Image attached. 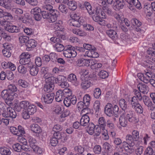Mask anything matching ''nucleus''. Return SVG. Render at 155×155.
<instances>
[{
    "mask_svg": "<svg viewBox=\"0 0 155 155\" xmlns=\"http://www.w3.org/2000/svg\"><path fill=\"white\" fill-rule=\"evenodd\" d=\"M59 10L62 13H66L68 12V10L66 8L65 5L61 4L59 5L58 7Z\"/></svg>",
    "mask_w": 155,
    "mask_h": 155,
    "instance_id": "nucleus-64",
    "label": "nucleus"
},
{
    "mask_svg": "<svg viewBox=\"0 0 155 155\" xmlns=\"http://www.w3.org/2000/svg\"><path fill=\"white\" fill-rule=\"evenodd\" d=\"M131 22L133 25L136 27H140L142 24L141 22L139 20L135 18H132Z\"/></svg>",
    "mask_w": 155,
    "mask_h": 155,
    "instance_id": "nucleus-50",
    "label": "nucleus"
},
{
    "mask_svg": "<svg viewBox=\"0 0 155 155\" xmlns=\"http://www.w3.org/2000/svg\"><path fill=\"white\" fill-rule=\"evenodd\" d=\"M83 20L78 19H71L68 21L69 25L71 26H75L77 27H79L81 26V25H83Z\"/></svg>",
    "mask_w": 155,
    "mask_h": 155,
    "instance_id": "nucleus-16",
    "label": "nucleus"
},
{
    "mask_svg": "<svg viewBox=\"0 0 155 155\" xmlns=\"http://www.w3.org/2000/svg\"><path fill=\"white\" fill-rule=\"evenodd\" d=\"M104 148L107 152H110L112 150V146L108 142H105L103 145Z\"/></svg>",
    "mask_w": 155,
    "mask_h": 155,
    "instance_id": "nucleus-48",
    "label": "nucleus"
},
{
    "mask_svg": "<svg viewBox=\"0 0 155 155\" xmlns=\"http://www.w3.org/2000/svg\"><path fill=\"white\" fill-rule=\"evenodd\" d=\"M143 99L144 104L148 107L150 108V110H151L152 107V103L149 98L146 95H144L143 97Z\"/></svg>",
    "mask_w": 155,
    "mask_h": 155,
    "instance_id": "nucleus-31",
    "label": "nucleus"
},
{
    "mask_svg": "<svg viewBox=\"0 0 155 155\" xmlns=\"http://www.w3.org/2000/svg\"><path fill=\"white\" fill-rule=\"evenodd\" d=\"M77 107L79 110L82 109V112H90V109L87 107H85L84 103L83 102L80 101L77 104Z\"/></svg>",
    "mask_w": 155,
    "mask_h": 155,
    "instance_id": "nucleus-21",
    "label": "nucleus"
},
{
    "mask_svg": "<svg viewBox=\"0 0 155 155\" xmlns=\"http://www.w3.org/2000/svg\"><path fill=\"white\" fill-rule=\"evenodd\" d=\"M51 1V0H45L42 7L44 9L47 10L49 12L53 9Z\"/></svg>",
    "mask_w": 155,
    "mask_h": 155,
    "instance_id": "nucleus-19",
    "label": "nucleus"
},
{
    "mask_svg": "<svg viewBox=\"0 0 155 155\" xmlns=\"http://www.w3.org/2000/svg\"><path fill=\"white\" fill-rule=\"evenodd\" d=\"M72 31L73 34L81 36H85L86 35V33L84 31L79 28L73 29Z\"/></svg>",
    "mask_w": 155,
    "mask_h": 155,
    "instance_id": "nucleus-28",
    "label": "nucleus"
},
{
    "mask_svg": "<svg viewBox=\"0 0 155 155\" xmlns=\"http://www.w3.org/2000/svg\"><path fill=\"white\" fill-rule=\"evenodd\" d=\"M125 152L126 150L124 149V147L120 146L117 149V152H115L114 155H123L124 154L126 153Z\"/></svg>",
    "mask_w": 155,
    "mask_h": 155,
    "instance_id": "nucleus-42",
    "label": "nucleus"
},
{
    "mask_svg": "<svg viewBox=\"0 0 155 155\" xmlns=\"http://www.w3.org/2000/svg\"><path fill=\"white\" fill-rule=\"evenodd\" d=\"M61 31H57L55 32V35L57 37H52L50 38L51 41L55 44L53 45L54 48L58 52H61L64 51V45L61 44L62 40H64L65 38L64 35L61 34Z\"/></svg>",
    "mask_w": 155,
    "mask_h": 155,
    "instance_id": "nucleus-1",
    "label": "nucleus"
},
{
    "mask_svg": "<svg viewBox=\"0 0 155 155\" xmlns=\"http://www.w3.org/2000/svg\"><path fill=\"white\" fill-rule=\"evenodd\" d=\"M98 122L99 126L101 128V130H105L106 126V122L104 117H100L98 120Z\"/></svg>",
    "mask_w": 155,
    "mask_h": 155,
    "instance_id": "nucleus-27",
    "label": "nucleus"
},
{
    "mask_svg": "<svg viewBox=\"0 0 155 155\" xmlns=\"http://www.w3.org/2000/svg\"><path fill=\"white\" fill-rule=\"evenodd\" d=\"M1 96L2 98L5 100L6 104L9 106L12 105L13 100L17 97L14 96L12 94L9 95L5 93L4 94L1 93Z\"/></svg>",
    "mask_w": 155,
    "mask_h": 155,
    "instance_id": "nucleus-7",
    "label": "nucleus"
},
{
    "mask_svg": "<svg viewBox=\"0 0 155 155\" xmlns=\"http://www.w3.org/2000/svg\"><path fill=\"white\" fill-rule=\"evenodd\" d=\"M85 78L89 81L91 79L93 80H97V76L94 72L92 74L87 75L86 77H85Z\"/></svg>",
    "mask_w": 155,
    "mask_h": 155,
    "instance_id": "nucleus-58",
    "label": "nucleus"
},
{
    "mask_svg": "<svg viewBox=\"0 0 155 155\" xmlns=\"http://www.w3.org/2000/svg\"><path fill=\"white\" fill-rule=\"evenodd\" d=\"M36 41L33 39H28L26 43V45L28 49L34 48L36 46Z\"/></svg>",
    "mask_w": 155,
    "mask_h": 155,
    "instance_id": "nucleus-29",
    "label": "nucleus"
},
{
    "mask_svg": "<svg viewBox=\"0 0 155 155\" xmlns=\"http://www.w3.org/2000/svg\"><path fill=\"white\" fill-rule=\"evenodd\" d=\"M84 4L85 7L89 14L91 15L93 13L91 9V6L89 3L86 2H84Z\"/></svg>",
    "mask_w": 155,
    "mask_h": 155,
    "instance_id": "nucleus-51",
    "label": "nucleus"
},
{
    "mask_svg": "<svg viewBox=\"0 0 155 155\" xmlns=\"http://www.w3.org/2000/svg\"><path fill=\"white\" fill-rule=\"evenodd\" d=\"M52 79L51 78H49L48 81H46V84L44 86V91L48 93L52 92L54 88V83H55L53 80H51Z\"/></svg>",
    "mask_w": 155,
    "mask_h": 155,
    "instance_id": "nucleus-6",
    "label": "nucleus"
},
{
    "mask_svg": "<svg viewBox=\"0 0 155 155\" xmlns=\"http://www.w3.org/2000/svg\"><path fill=\"white\" fill-rule=\"evenodd\" d=\"M26 110L27 111V112H28L29 114L31 115L34 114L36 111V107L34 105H30Z\"/></svg>",
    "mask_w": 155,
    "mask_h": 155,
    "instance_id": "nucleus-37",
    "label": "nucleus"
},
{
    "mask_svg": "<svg viewBox=\"0 0 155 155\" xmlns=\"http://www.w3.org/2000/svg\"><path fill=\"white\" fill-rule=\"evenodd\" d=\"M18 84L19 86L24 88L28 87V83L26 81L21 79L18 81Z\"/></svg>",
    "mask_w": 155,
    "mask_h": 155,
    "instance_id": "nucleus-56",
    "label": "nucleus"
},
{
    "mask_svg": "<svg viewBox=\"0 0 155 155\" xmlns=\"http://www.w3.org/2000/svg\"><path fill=\"white\" fill-rule=\"evenodd\" d=\"M17 90V88L15 85L14 84H10L8 86V89L3 90L1 93L10 95L12 94L15 97H17V94L15 93Z\"/></svg>",
    "mask_w": 155,
    "mask_h": 155,
    "instance_id": "nucleus-4",
    "label": "nucleus"
},
{
    "mask_svg": "<svg viewBox=\"0 0 155 155\" xmlns=\"http://www.w3.org/2000/svg\"><path fill=\"white\" fill-rule=\"evenodd\" d=\"M64 98L63 91L59 90L57 92L55 97V99L56 101L60 102L64 99Z\"/></svg>",
    "mask_w": 155,
    "mask_h": 155,
    "instance_id": "nucleus-22",
    "label": "nucleus"
},
{
    "mask_svg": "<svg viewBox=\"0 0 155 155\" xmlns=\"http://www.w3.org/2000/svg\"><path fill=\"white\" fill-rule=\"evenodd\" d=\"M54 95V93L45 94L42 96L41 100L45 104H50L52 102Z\"/></svg>",
    "mask_w": 155,
    "mask_h": 155,
    "instance_id": "nucleus-5",
    "label": "nucleus"
},
{
    "mask_svg": "<svg viewBox=\"0 0 155 155\" xmlns=\"http://www.w3.org/2000/svg\"><path fill=\"white\" fill-rule=\"evenodd\" d=\"M36 153L41 154L42 153V150L41 148L38 147L37 145L31 148Z\"/></svg>",
    "mask_w": 155,
    "mask_h": 155,
    "instance_id": "nucleus-62",
    "label": "nucleus"
},
{
    "mask_svg": "<svg viewBox=\"0 0 155 155\" xmlns=\"http://www.w3.org/2000/svg\"><path fill=\"white\" fill-rule=\"evenodd\" d=\"M64 94V98L69 97L71 96H72V92L71 90L69 89H65L63 90Z\"/></svg>",
    "mask_w": 155,
    "mask_h": 155,
    "instance_id": "nucleus-44",
    "label": "nucleus"
},
{
    "mask_svg": "<svg viewBox=\"0 0 155 155\" xmlns=\"http://www.w3.org/2000/svg\"><path fill=\"white\" fill-rule=\"evenodd\" d=\"M0 5L8 9L10 8V1L9 0H0Z\"/></svg>",
    "mask_w": 155,
    "mask_h": 155,
    "instance_id": "nucleus-33",
    "label": "nucleus"
},
{
    "mask_svg": "<svg viewBox=\"0 0 155 155\" xmlns=\"http://www.w3.org/2000/svg\"><path fill=\"white\" fill-rule=\"evenodd\" d=\"M133 109L137 113L142 114L144 116H145L146 115V112H143V108L140 104L135 107H134V108H133Z\"/></svg>",
    "mask_w": 155,
    "mask_h": 155,
    "instance_id": "nucleus-36",
    "label": "nucleus"
},
{
    "mask_svg": "<svg viewBox=\"0 0 155 155\" xmlns=\"http://www.w3.org/2000/svg\"><path fill=\"white\" fill-rule=\"evenodd\" d=\"M68 5L69 6V9L74 10L77 8V5L76 2L74 1H71L68 3Z\"/></svg>",
    "mask_w": 155,
    "mask_h": 155,
    "instance_id": "nucleus-43",
    "label": "nucleus"
},
{
    "mask_svg": "<svg viewBox=\"0 0 155 155\" xmlns=\"http://www.w3.org/2000/svg\"><path fill=\"white\" fill-rule=\"evenodd\" d=\"M101 94V91L99 88H95L94 91V96L96 98H98L100 96Z\"/></svg>",
    "mask_w": 155,
    "mask_h": 155,
    "instance_id": "nucleus-49",
    "label": "nucleus"
},
{
    "mask_svg": "<svg viewBox=\"0 0 155 155\" xmlns=\"http://www.w3.org/2000/svg\"><path fill=\"white\" fill-rule=\"evenodd\" d=\"M28 139L29 143L31 148L36 145V141L35 138L31 136H29Z\"/></svg>",
    "mask_w": 155,
    "mask_h": 155,
    "instance_id": "nucleus-47",
    "label": "nucleus"
},
{
    "mask_svg": "<svg viewBox=\"0 0 155 155\" xmlns=\"http://www.w3.org/2000/svg\"><path fill=\"white\" fill-rule=\"evenodd\" d=\"M68 80L75 86L78 85L76 76L73 74H71L69 75L68 77Z\"/></svg>",
    "mask_w": 155,
    "mask_h": 155,
    "instance_id": "nucleus-24",
    "label": "nucleus"
},
{
    "mask_svg": "<svg viewBox=\"0 0 155 155\" xmlns=\"http://www.w3.org/2000/svg\"><path fill=\"white\" fill-rule=\"evenodd\" d=\"M20 103L21 107L24 110H26L27 107H28L30 105V103L26 101H21L20 102Z\"/></svg>",
    "mask_w": 155,
    "mask_h": 155,
    "instance_id": "nucleus-53",
    "label": "nucleus"
},
{
    "mask_svg": "<svg viewBox=\"0 0 155 155\" xmlns=\"http://www.w3.org/2000/svg\"><path fill=\"white\" fill-rule=\"evenodd\" d=\"M2 114L5 117H10L13 119L15 118L17 116V114L15 110L10 107H8L6 109L4 110Z\"/></svg>",
    "mask_w": 155,
    "mask_h": 155,
    "instance_id": "nucleus-3",
    "label": "nucleus"
},
{
    "mask_svg": "<svg viewBox=\"0 0 155 155\" xmlns=\"http://www.w3.org/2000/svg\"><path fill=\"white\" fill-rule=\"evenodd\" d=\"M124 112L127 113L126 117L130 122L134 124H136L138 122V119L136 118L134 113L132 110H129L127 112Z\"/></svg>",
    "mask_w": 155,
    "mask_h": 155,
    "instance_id": "nucleus-8",
    "label": "nucleus"
},
{
    "mask_svg": "<svg viewBox=\"0 0 155 155\" xmlns=\"http://www.w3.org/2000/svg\"><path fill=\"white\" fill-rule=\"evenodd\" d=\"M83 102L85 105V107H88L89 106L90 104L91 100V97L89 94H85L83 97Z\"/></svg>",
    "mask_w": 155,
    "mask_h": 155,
    "instance_id": "nucleus-35",
    "label": "nucleus"
},
{
    "mask_svg": "<svg viewBox=\"0 0 155 155\" xmlns=\"http://www.w3.org/2000/svg\"><path fill=\"white\" fill-rule=\"evenodd\" d=\"M12 147L15 151L20 152L21 150L22 145L18 143H16L13 145Z\"/></svg>",
    "mask_w": 155,
    "mask_h": 155,
    "instance_id": "nucleus-52",
    "label": "nucleus"
},
{
    "mask_svg": "<svg viewBox=\"0 0 155 155\" xmlns=\"http://www.w3.org/2000/svg\"><path fill=\"white\" fill-rule=\"evenodd\" d=\"M18 133L16 134V135L18 136H21L23 134L25 133L24 129V128L21 126H18Z\"/></svg>",
    "mask_w": 155,
    "mask_h": 155,
    "instance_id": "nucleus-55",
    "label": "nucleus"
},
{
    "mask_svg": "<svg viewBox=\"0 0 155 155\" xmlns=\"http://www.w3.org/2000/svg\"><path fill=\"white\" fill-rule=\"evenodd\" d=\"M120 106L124 112H127L129 109L127 108V102L124 99H121L119 101Z\"/></svg>",
    "mask_w": 155,
    "mask_h": 155,
    "instance_id": "nucleus-23",
    "label": "nucleus"
},
{
    "mask_svg": "<svg viewBox=\"0 0 155 155\" xmlns=\"http://www.w3.org/2000/svg\"><path fill=\"white\" fill-rule=\"evenodd\" d=\"M87 126L88 129L87 131L88 133L90 135H92L94 132L96 125H95L93 123L90 122Z\"/></svg>",
    "mask_w": 155,
    "mask_h": 155,
    "instance_id": "nucleus-32",
    "label": "nucleus"
},
{
    "mask_svg": "<svg viewBox=\"0 0 155 155\" xmlns=\"http://www.w3.org/2000/svg\"><path fill=\"white\" fill-rule=\"evenodd\" d=\"M41 16L44 19H46L49 22L50 19V12H46V11H43L41 12Z\"/></svg>",
    "mask_w": 155,
    "mask_h": 155,
    "instance_id": "nucleus-54",
    "label": "nucleus"
},
{
    "mask_svg": "<svg viewBox=\"0 0 155 155\" xmlns=\"http://www.w3.org/2000/svg\"><path fill=\"white\" fill-rule=\"evenodd\" d=\"M11 152L9 149L5 147H0V153L2 155H10Z\"/></svg>",
    "mask_w": 155,
    "mask_h": 155,
    "instance_id": "nucleus-34",
    "label": "nucleus"
},
{
    "mask_svg": "<svg viewBox=\"0 0 155 155\" xmlns=\"http://www.w3.org/2000/svg\"><path fill=\"white\" fill-rule=\"evenodd\" d=\"M120 123V125L123 127H126L127 124V120L126 117L123 116H120L119 118Z\"/></svg>",
    "mask_w": 155,
    "mask_h": 155,
    "instance_id": "nucleus-38",
    "label": "nucleus"
},
{
    "mask_svg": "<svg viewBox=\"0 0 155 155\" xmlns=\"http://www.w3.org/2000/svg\"><path fill=\"white\" fill-rule=\"evenodd\" d=\"M104 113L107 116L110 117L114 115L112 109V104L107 103L104 107Z\"/></svg>",
    "mask_w": 155,
    "mask_h": 155,
    "instance_id": "nucleus-14",
    "label": "nucleus"
},
{
    "mask_svg": "<svg viewBox=\"0 0 155 155\" xmlns=\"http://www.w3.org/2000/svg\"><path fill=\"white\" fill-rule=\"evenodd\" d=\"M132 137L135 141H137L139 138V133L138 131L137 130H134L132 133Z\"/></svg>",
    "mask_w": 155,
    "mask_h": 155,
    "instance_id": "nucleus-63",
    "label": "nucleus"
},
{
    "mask_svg": "<svg viewBox=\"0 0 155 155\" xmlns=\"http://www.w3.org/2000/svg\"><path fill=\"white\" fill-rule=\"evenodd\" d=\"M51 78L52 79L51 80H53V81H54L55 83L57 84V83H61V82H63L64 79V77L62 76H59L58 78L52 77Z\"/></svg>",
    "mask_w": 155,
    "mask_h": 155,
    "instance_id": "nucleus-41",
    "label": "nucleus"
},
{
    "mask_svg": "<svg viewBox=\"0 0 155 155\" xmlns=\"http://www.w3.org/2000/svg\"><path fill=\"white\" fill-rule=\"evenodd\" d=\"M100 15H94L93 17V20L96 22H98L99 24L100 22L101 23L104 21V20L102 19L100 16Z\"/></svg>",
    "mask_w": 155,
    "mask_h": 155,
    "instance_id": "nucleus-46",
    "label": "nucleus"
},
{
    "mask_svg": "<svg viewBox=\"0 0 155 155\" xmlns=\"http://www.w3.org/2000/svg\"><path fill=\"white\" fill-rule=\"evenodd\" d=\"M106 34L113 40L115 41L118 38V36L116 32L114 30L110 29L107 31Z\"/></svg>",
    "mask_w": 155,
    "mask_h": 155,
    "instance_id": "nucleus-18",
    "label": "nucleus"
},
{
    "mask_svg": "<svg viewBox=\"0 0 155 155\" xmlns=\"http://www.w3.org/2000/svg\"><path fill=\"white\" fill-rule=\"evenodd\" d=\"M101 128L98 125H96V127L94 130V133L96 136H99L101 133Z\"/></svg>",
    "mask_w": 155,
    "mask_h": 155,
    "instance_id": "nucleus-57",
    "label": "nucleus"
},
{
    "mask_svg": "<svg viewBox=\"0 0 155 155\" xmlns=\"http://www.w3.org/2000/svg\"><path fill=\"white\" fill-rule=\"evenodd\" d=\"M28 68L30 69V74L31 75L35 76L37 74L39 69L37 66L33 64L32 66Z\"/></svg>",
    "mask_w": 155,
    "mask_h": 155,
    "instance_id": "nucleus-30",
    "label": "nucleus"
},
{
    "mask_svg": "<svg viewBox=\"0 0 155 155\" xmlns=\"http://www.w3.org/2000/svg\"><path fill=\"white\" fill-rule=\"evenodd\" d=\"M21 56L22 58L19 60L21 64L26 65L28 68L32 66L33 64L31 61L30 55L29 54L24 53L21 54Z\"/></svg>",
    "mask_w": 155,
    "mask_h": 155,
    "instance_id": "nucleus-2",
    "label": "nucleus"
},
{
    "mask_svg": "<svg viewBox=\"0 0 155 155\" xmlns=\"http://www.w3.org/2000/svg\"><path fill=\"white\" fill-rule=\"evenodd\" d=\"M29 39V38L27 36H21L19 37V41L21 44L26 43Z\"/></svg>",
    "mask_w": 155,
    "mask_h": 155,
    "instance_id": "nucleus-60",
    "label": "nucleus"
},
{
    "mask_svg": "<svg viewBox=\"0 0 155 155\" xmlns=\"http://www.w3.org/2000/svg\"><path fill=\"white\" fill-rule=\"evenodd\" d=\"M63 54L65 57L70 58L74 57L77 55V53L74 50H64Z\"/></svg>",
    "mask_w": 155,
    "mask_h": 155,
    "instance_id": "nucleus-17",
    "label": "nucleus"
},
{
    "mask_svg": "<svg viewBox=\"0 0 155 155\" xmlns=\"http://www.w3.org/2000/svg\"><path fill=\"white\" fill-rule=\"evenodd\" d=\"M94 152L96 154H99L101 151V147L100 145H95L93 149Z\"/></svg>",
    "mask_w": 155,
    "mask_h": 155,
    "instance_id": "nucleus-59",
    "label": "nucleus"
},
{
    "mask_svg": "<svg viewBox=\"0 0 155 155\" xmlns=\"http://www.w3.org/2000/svg\"><path fill=\"white\" fill-rule=\"evenodd\" d=\"M31 130L34 133L39 134L42 132V130L40 126L36 124H32L31 125Z\"/></svg>",
    "mask_w": 155,
    "mask_h": 155,
    "instance_id": "nucleus-25",
    "label": "nucleus"
},
{
    "mask_svg": "<svg viewBox=\"0 0 155 155\" xmlns=\"http://www.w3.org/2000/svg\"><path fill=\"white\" fill-rule=\"evenodd\" d=\"M41 9L38 7H36L32 9L30 11L31 13L33 15L41 13Z\"/></svg>",
    "mask_w": 155,
    "mask_h": 155,
    "instance_id": "nucleus-45",
    "label": "nucleus"
},
{
    "mask_svg": "<svg viewBox=\"0 0 155 155\" xmlns=\"http://www.w3.org/2000/svg\"><path fill=\"white\" fill-rule=\"evenodd\" d=\"M126 141L130 144L131 146H134V140L132 135L130 134H127L126 137Z\"/></svg>",
    "mask_w": 155,
    "mask_h": 155,
    "instance_id": "nucleus-40",
    "label": "nucleus"
},
{
    "mask_svg": "<svg viewBox=\"0 0 155 155\" xmlns=\"http://www.w3.org/2000/svg\"><path fill=\"white\" fill-rule=\"evenodd\" d=\"M3 17L8 20H11L13 18L12 15L10 13L4 12L3 10L0 9V18Z\"/></svg>",
    "mask_w": 155,
    "mask_h": 155,
    "instance_id": "nucleus-26",
    "label": "nucleus"
},
{
    "mask_svg": "<svg viewBox=\"0 0 155 155\" xmlns=\"http://www.w3.org/2000/svg\"><path fill=\"white\" fill-rule=\"evenodd\" d=\"M125 4L123 0H116L113 5V8L116 11H119L123 8Z\"/></svg>",
    "mask_w": 155,
    "mask_h": 155,
    "instance_id": "nucleus-13",
    "label": "nucleus"
},
{
    "mask_svg": "<svg viewBox=\"0 0 155 155\" xmlns=\"http://www.w3.org/2000/svg\"><path fill=\"white\" fill-rule=\"evenodd\" d=\"M5 28L6 30L11 33H17L20 31V29L18 26L13 25L11 23L9 22Z\"/></svg>",
    "mask_w": 155,
    "mask_h": 155,
    "instance_id": "nucleus-9",
    "label": "nucleus"
},
{
    "mask_svg": "<svg viewBox=\"0 0 155 155\" xmlns=\"http://www.w3.org/2000/svg\"><path fill=\"white\" fill-rule=\"evenodd\" d=\"M155 151L151 147H148L145 151L144 155H155Z\"/></svg>",
    "mask_w": 155,
    "mask_h": 155,
    "instance_id": "nucleus-39",
    "label": "nucleus"
},
{
    "mask_svg": "<svg viewBox=\"0 0 155 155\" xmlns=\"http://www.w3.org/2000/svg\"><path fill=\"white\" fill-rule=\"evenodd\" d=\"M53 137L58 140L61 139L63 142L66 141L68 138L66 134L63 132H54L53 134Z\"/></svg>",
    "mask_w": 155,
    "mask_h": 155,
    "instance_id": "nucleus-11",
    "label": "nucleus"
},
{
    "mask_svg": "<svg viewBox=\"0 0 155 155\" xmlns=\"http://www.w3.org/2000/svg\"><path fill=\"white\" fill-rule=\"evenodd\" d=\"M89 112H87L86 114L83 116L81 119L80 124L81 125L83 126H87L89 124L90 121V118L89 115L91 114L89 113Z\"/></svg>",
    "mask_w": 155,
    "mask_h": 155,
    "instance_id": "nucleus-12",
    "label": "nucleus"
},
{
    "mask_svg": "<svg viewBox=\"0 0 155 155\" xmlns=\"http://www.w3.org/2000/svg\"><path fill=\"white\" fill-rule=\"evenodd\" d=\"M74 150L76 152H79V153H82L84 151V148L81 146H75Z\"/></svg>",
    "mask_w": 155,
    "mask_h": 155,
    "instance_id": "nucleus-61",
    "label": "nucleus"
},
{
    "mask_svg": "<svg viewBox=\"0 0 155 155\" xmlns=\"http://www.w3.org/2000/svg\"><path fill=\"white\" fill-rule=\"evenodd\" d=\"M137 87L139 91L144 94H147L149 91V87L145 84L139 83Z\"/></svg>",
    "mask_w": 155,
    "mask_h": 155,
    "instance_id": "nucleus-15",
    "label": "nucleus"
},
{
    "mask_svg": "<svg viewBox=\"0 0 155 155\" xmlns=\"http://www.w3.org/2000/svg\"><path fill=\"white\" fill-rule=\"evenodd\" d=\"M92 85L91 82L86 79L83 80L81 84V87L84 90H87Z\"/></svg>",
    "mask_w": 155,
    "mask_h": 155,
    "instance_id": "nucleus-20",
    "label": "nucleus"
},
{
    "mask_svg": "<svg viewBox=\"0 0 155 155\" xmlns=\"http://www.w3.org/2000/svg\"><path fill=\"white\" fill-rule=\"evenodd\" d=\"M50 12L49 22H53L57 19V18L60 15V12L58 10L53 9L51 10Z\"/></svg>",
    "mask_w": 155,
    "mask_h": 155,
    "instance_id": "nucleus-10",
    "label": "nucleus"
}]
</instances>
